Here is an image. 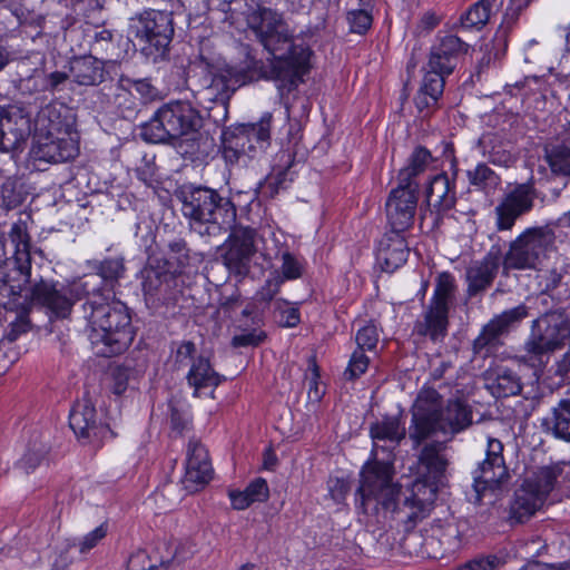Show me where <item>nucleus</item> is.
Segmentation results:
<instances>
[{
  "label": "nucleus",
  "instance_id": "nucleus-55",
  "mask_svg": "<svg viewBox=\"0 0 570 570\" xmlns=\"http://www.w3.org/2000/svg\"><path fill=\"white\" fill-rule=\"evenodd\" d=\"M282 273L286 279H296L302 276L303 265L291 253H283Z\"/></svg>",
  "mask_w": 570,
  "mask_h": 570
},
{
  "label": "nucleus",
  "instance_id": "nucleus-32",
  "mask_svg": "<svg viewBox=\"0 0 570 570\" xmlns=\"http://www.w3.org/2000/svg\"><path fill=\"white\" fill-rule=\"evenodd\" d=\"M224 261L230 271L246 274L249 262V244L247 240L232 235L226 244Z\"/></svg>",
  "mask_w": 570,
  "mask_h": 570
},
{
  "label": "nucleus",
  "instance_id": "nucleus-16",
  "mask_svg": "<svg viewBox=\"0 0 570 570\" xmlns=\"http://www.w3.org/2000/svg\"><path fill=\"white\" fill-rule=\"evenodd\" d=\"M213 476V468L208 452L203 444L190 440L187 445L185 473L181 479L188 492H196L204 488Z\"/></svg>",
  "mask_w": 570,
  "mask_h": 570
},
{
  "label": "nucleus",
  "instance_id": "nucleus-43",
  "mask_svg": "<svg viewBox=\"0 0 570 570\" xmlns=\"http://www.w3.org/2000/svg\"><path fill=\"white\" fill-rule=\"evenodd\" d=\"M274 311L278 315L277 322L283 327H295L301 322L299 309L297 306L289 305L285 301H276Z\"/></svg>",
  "mask_w": 570,
  "mask_h": 570
},
{
  "label": "nucleus",
  "instance_id": "nucleus-30",
  "mask_svg": "<svg viewBox=\"0 0 570 570\" xmlns=\"http://www.w3.org/2000/svg\"><path fill=\"white\" fill-rule=\"evenodd\" d=\"M431 161L432 155L430 150L422 146L416 147L409 158V165L399 173V184L414 187V189L419 190L415 177L425 171Z\"/></svg>",
  "mask_w": 570,
  "mask_h": 570
},
{
  "label": "nucleus",
  "instance_id": "nucleus-23",
  "mask_svg": "<svg viewBox=\"0 0 570 570\" xmlns=\"http://www.w3.org/2000/svg\"><path fill=\"white\" fill-rule=\"evenodd\" d=\"M187 381L190 386L194 387V395L198 396L202 394L213 393V390L219 385L220 376L212 367L208 358L199 356L193 361L190 370L187 374Z\"/></svg>",
  "mask_w": 570,
  "mask_h": 570
},
{
  "label": "nucleus",
  "instance_id": "nucleus-49",
  "mask_svg": "<svg viewBox=\"0 0 570 570\" xmlns=\"http://www.w3.org/2000/svg\"><path fill=\"white\" fill-rule=\"evenodd\" d=\"M500 564L501 559L494 554L480 556L458 567L456 570H497Z\"/></svg>",
  "mask_w": 570,
  "mask_h": 570
},
{
  "label": "nucleus",
  "instance_id": "nucleus-29",
  "mask_svg": "<svg viewBox=\"0 0 570 570\" xmlns=\"http://www.w3.org/2000/svg\"><path fill=\"white\" fill-rule=\"evenodd\" d=\"M245 83V75L233 67H226L216 73L207 88L208 95L216 100H225L237 87Z\"/></svg>",
  "mask_w": 570,
  "mask_h": 570
},
{
  "label": "nucleus",
  "instance_id": "nucleus-21",
  "mask_svg": "<svg viewBox=\"0 0 570 570\" xmlns=\"http://www.w3.org/2000/svg\"><path fill=\"white\" fill-rule=\"evenodd\" d=\"M485 389L497 399L519 395L523 383L520 374L503 364H493L483 373Z\"/></svg>",
  "mask_w": 570,
  "mask_h": 570
},
{
  "label": "nucleus",
  "instance_id": "nucleus-2",
  "mask_svg": "<svg viewBox=\"0 0 570 570\" xmlns=\"http://www.w3.org/2000/svg\"><path fill=\"white\" fill-rule=\"evenodd\" d=\"M258 42L268 53L267 61L252 57V79H273L282 77V68L288 67L294 76L306 72L311 51L303 45H294L286 23L272 11H264L261 24L252 27Z\"/></svg>",
  "mask_w": 570,
  "mask_h": 570
},
{
  "label": "nucleus",
  "instance_id": "nucleus-8",
  "mask_svg": "<svg viewBox=\"0 0 570 570\" xmlns=\"http://www.w3.org/2000/svg\"><path fill=\"white\" fill-rule=\"evenodd\" d=\"M556 239L554 230L548 225L525 228L509 243L508 250L502 255L503 273L537 269L554 250Z\"/></svg>",
  "mask_w": 570,
  "mask_h": 570
},
{
  "label": "nucleus",
  "instance_id": "nucleus-31",
  "mask_svg": "<svg viewBox=\"0 0 570 570\" xmlns=\"http://www.w3.org/2000/svg\"><path fill=\"white\" fill-rule=\"evenodd\" d=\"M566 469H570V465L563 463L543 466L524 481L546 500L554 489L558 478L563 474Z\"/></svg>",
  "mask_w": 570,
  "mask_h": 570
},
{
  "label": "nucleus",
  "instance_id": "nucleus-64",
  "mask_svg": "<svg viewBox=\"0 0 570 570\" xmlns=\"http://www.w3.org/2000/svg\"><path fill=\"white\" fill-rule=\"evenodd\" d=\"M269 497V489L266 480L263 478H257L252 481V502L259 501L264 502Z\"/></svg>",
  "mask_w": 570,
  "mask_h": 570
},
{
  "label": "nucleus",
  "instance_id": "nucleus-37",
  "mask_svg": "<svg viewBox=\"0 0 570 570\" xmlns=\"http://www.w3.org/2000/svg\"><path fill=\"white\" fill-rule=\"evenodd\" d=\"M495 0H479L472 4L461 17V26L464 29H482L490 19Z\"/></svg>",
  "mask_w": 570,
  "mask_h": 570
},
{
  "label": "nucleus",
  "instance_id": "nucleus-41",
  "mask_svg": "<svg viewBox=\"0 0 570 570\" xmlns=\"http://www.w3.org/2000/svg\"><path fill=\"white\" fill-rule=\"evenodd\" d=\"M527 316L528 307L524 304H520L502 312L500 315L492 318V321L507 334L511 327L520 323Z\"/></svg>",
  "mask_w": 570,
  "mask_h": 570
},
{
  "label": "nucleus",
  "instance_id": "nucleus-33",
  "mask_svg": "<svg viewBox=\"0 0 570 570\" xmlns=\"http://www.w3.org/2000/svg\"><path fill=\"white\" fill-rule=\"evenodd\" d=\"M469 185L475 190L492 194L501 184L500 176L485 163H479L466 171Z\"/></svg>",
  "mask_w": 570,
  "mask_h": 570
},
{
  "label": "nucleus",
  "instance_id": "nucleus-26",
  "mask_svg": "<svg viewBox=\"0 0 570 570\" xmlns=\"http://www.w3.org/2000/svg\"><path fill=\"white\" fill-rule=\"evenodd\" d=\"M454 185L445 173L435 175L426 189V202L438 212H446L455 204Z\"/></svg>",
  "mask_w": 570,
  "mask_h": 570
},
{
  "label": "nucleus",
  "instance_id": "nucleus-15",
  "mask_svg": "<svg viewBox=\"0 0 570 570\" xmlns=\"http://www.w3.org/2000/svg\"><path fill=\"white\" fill-rule=\"evenodd\" d=\"M417 191L414 187L401 184L391 190L385 205L391 230L405 232L413 225L417 206Z\"/></svg>",
  "mask_w": 570,
  "mask_h": 570
},
{
  "label": "nucleus",
  "instance_id": "nucleus-13",
  "mask_svg": "<svg viewBox=\"0 0 570 570\" xmlns=\"http://www.w3.org/2000/svg\"><path fill=\"white\" fill-rule=\"evenodd\" d=\"M69 425L78 439L92 444H100L112 434L108 425L97 421L95 406L87 397L79 400L71 409Z\"/></svg>",
  "mask_w": 570,
  "mask_h": 570
},
{
  "label": "nucleus",
  "instance_id": "nucleus-63",
  "mask_svg": "<svg viewBox=\"0 0 570 570\" xmlns=\"http://www.w3.org/2000/svg\"><path fill=\"white\" fill-rule=\"evenodd\" d=\"M488 159L494 165L508 167L512 164L513 156L504 149L492 147L491 150L488 151Z\"/></svg>",
  "mask_w": 570,
  "mask_h": 570
},
{
  "label": "nucleus",
  "instance_id": "nucleus-36",
  "mask_svg": "<svg viewBox=\"0 0 570 570\" xmlns=\"http://www.w3.org/2000/svg\"><path fill=\"white\" fill-rule=\"evenodd\" d=\"M456 284L453 275L449 272H442L435 279V288L429 304L450 311L454 301Z\"/></svg>",
  "mask_w": 570,
  "mask_h": 570
},
{
  "label": "nucleus",
  "instance_id": "nucleus-62",
  "mask_svg": "<svg viewBox=\"0 0 570 570\" xmlns=\"http://www.w3.org/2000/svg\"><path fill=\"white\" fill-rule=\"evenodd\" d=\"M532 0H510V3L505 11V19L509 23H513L518 20L521 12L528 8Z\"/></svg>",
  "mask_w": 570,
  "mask_h": 570
},
{
  "label": "nucleus",
  "instance_id": "nucleus-19",
  "mask_svg": "<svg viewBox=\"0 0 570 570\" xmlns=\"http://www.w3.org/2000/svg\"><path fill=\"white\" fill-rule=\"evenodd\" d=\"M403 233L390 230L380 239L376 248V263L382 271L393 273L406 263L410 248Z\"/></svg>",
  "mask_w": 570,
  "mask_h": 570
},
{
  "label": "nucleus",
  "instance_id": "nucleus-11",
  "mask_svg": "<svg viewBox=\"0 0 570 570\" xmlns=\"http://www.w3.org/2000/svg\"><path fill=\"white\" fill-rule=\"evenodd\" d=\"M537 190L532 181L517 185L494 209L497 229L511 230L519 217L532 210Z\"/></svg>",
  "mask_w": 570,
  "mask_h": 570
},
{
  "label": "nucleus",
  "instance_id": "nucleus-51",
  "mask_svg": "<svg viewBox=\"0 0 570 570\" xmlns=\"http://www.w3.org/2000/svg\"><path fill=\"white\" fill-rule=\"evenodd\" d=\"M283 278L275 276L266 281L265 285L255 295V307L258 308V304L267 305L273 297L278 293Z\"/></svg>",
  "mask_w": 570,
  "mask_h": 570
},
{
  "label": "nucleus",
  "instance_id": "nucleus-57",
  "mask_svg": "<svg viewBox=\"0 0 570 570\" xmlns=\"http://www.w3.org/2000/svg\"><path fill=\"white\" fill-rule=\"evenodd\" d=\"M124 262L120 258H110L101 263L100 274L105 279H117L124 274Z\"/></svg>",
  "mask_w": 570,
  "mask_h": 570
},
{
  "label": "nucleus",
  "instance_id": "nucleus-40",
  "mask_svg": "<svg viewBox=\"0 0 570 570\" xmlns=\"http://www.w3.org/2000/svg\"><path fill=\"white\" fill-rule=\"evenodd\" d=\"M438 541L443 547L440 558L454 554L462 546V538L459 528L455 524H448L442 530Z\"/></svg>",
  "mask_w": 570,
  "mask_h": 570
},
{
  "label": "nucleus",
  "instance_id": "nucleus-42",
  "mask_svg": "<svg viewBox=\"0 0 570 570\" xmlns=\"http://www.w3.org/2000/svg\"><path fill=\"white\" fill-rule=\"evenodd\" d=\"M446 76L449 75L441 73L439 72V70H434L428 67L420 90L426 92L432 97L440 98L444 90V79Z\"/></svg>",
  "mask_w": 570,
  "mask_h": 570
},
{
  "label": "nucleus",
  "instance_id": "nucleus-44",
  "mask_svg": "<svg viewBox=\"0 0 570 570\" xmlns=\"http://www.w3.org/2000/svg\"><path fill=\"white\" fill-rule=\"evenodd\" d=\"M380 338V331L377 326L368 322L364 326L357 330L355 335V341L357 344L356 348H361L363 351H373Z\"/></svg>",
  "mask_w": 570,
  "mask_h": 570
},
{
  "label": "nucleus",
  "instance_id": "nucleus-3",
  "mask_svg": "<svg viewBox=\"0 0 570 570\" xmlns=\"http://www.w3.org/2000/svg\"><path fill=\"white\" fill-rule=\"evenodd\" d=\"M202 117L190 104L173 101L163 105L142 125L140 136L151 144H170L183 154H194L199 139Z\"/></svg>",
  "mask_w": 570,
  "mask_h": 570
},
{
  "label": "nucleus",
  "instance_id": "nucleus-27",
  "mask_svg": "<svg viewBox=\"0 0 570 570\" xmlns=\"http://www.w3.org/2000/svg\"><path fill=\"white\" fill-rule=\"evenodd\" d=\"M524 350L533 366L544 367L549 361L550 354L558 348L551 342V337L544 333L542 327L537 326V320L533 321L531 334L524 344Z\"/></svg>",
  "mask_w": 570,
  "mask_h": 570
},
{
  "label": "nucleus",
  "instance_id": "nucleus-28",
  "mask_svg": "<svg viewBox=\"0 0 570 570\" xmlns=\"http://www.w3.org/2000/svg\"><path fill=\"white\" fill-rule=\"evenodd\" d=\"M419 461L430 479L435 482L440 481L449 464L444 443L432 442L424 445Z\"/></svg>",
  "mask_w": 570,
  "mask_h": 570
},
{
  "label": "nucleus",
  "instance_id": "nucleus-10",
  "mask_svg": "<svg viewBox=\"0 0 570 570\" xmlns=\"http://www.w3.org/2000/svg\"><path fill=\"white\" fill-rule=\"evenodd\" d=\"M174 33L170 16L147 10L130 20L129 35L134 36L147 55L163 53Z\"/></svg>",
  "mask_w": 570,
  "mask_h": 570
},
{
  "label": "nucleus",
  "instance_id": "nucleus-24",
  "mask_svg": "<svg viewBox=\"0 0 570 570\" xmlns=\"http://www.w3.org/2000/svg\"><path fill=\"white\" fill-rule=\"evenodd\" d=\"M537 326L542 327L558 350L570 338V324L562 307L546 312L537 318Z\"/></svg>",
  "mask_w": 570,
  "mask_h": 570
},
{
  "label": "nucleus",
  "instance_id": "nucleus-6",
  "mask_svg": "<svg viewBox=\"0 0 570 570\" xmlns=\"http://www.w3.org/2000/svg\"><path fill=\"white\" fill-rule=\"evenodd\" d=\"M181 210L191 229L199 235L213 236L228 230L236 219L234 206L208 188L198 187L185 193Z\"/></svg>",
  "mask_w": 570,
  "mask_h": 570
},
{
  "label": "nucleus",
  "instance_id": "nucleus-35",
  "mask_svg": "<svg viewBox=\"0 0 570 570\" xmlns=\"http://www.w3.org/2000/svg\"><path fill=\"white\" fill-rule=\"evenodd\" d=\"M544 158L552 174L559 176H570V140H563L544 149Z\"/></svg>",
  "mask_w": 570,
  "mask_h": 570
},
{
  "label": "nucleus",
  "instance_id": "nucleus-39",
  "mask_svg": "<svg viewBox=\"0 0 570 570\" xmlns=\"http://www.w3.org/2000/svg\"><path fill=\"white\" fill-rule=\"evenodd\" d=\"M173 274L164 268L153 266L150 263L142 271V289L146 295H154L163 285L169 283Z\"/></svg>",
  "mask_w": 570,
  "mask_h": 570
},
{
  "label": "nucleus",
  "instance_id": "nucleus-1",
  "mask_svg": "<svg viewBox=\"0 0 570 570\" xmlns=\"http://www.w3.org/2000/svg\"><path fill=\"white\" fill-rule=\"evenodd\" d=\"M393 460L385 458L373 459L367 462L361 472V484L357 489L360 509L365 514H379L380 509L391 518L404 524L407 534L402 539L401 546L409 553H417L412 543L420 540L417 533L411 532L419 521L430 513V504L412 498H405L400 504L396 499L400 487L393 482Z\"/></svg>",
  "mask_w": 570,
  "mask_h": 570
},
{
  "label": "nucleus",
  "instance_id": "nucleus-50",
  "mask_svg": "<svg viewBox=\"0 0 570 570\" xmlns=\"http://www.w3.org/2000/svg\"><path fill=\"white\" fill-rule=\"evenodd\" d=\"M222 154L226 163L229 164L237 161L239 157V144L230 130H225L222 134Z\"/></svg>",
  "mask_w": 570,
  "mask_h": 570
},
{
  "label": "nucleus",
  "instance_id": "nucleus-5",
  "mask_svg": "<svg viewBox=\"0 0 570 570\" xmlns=\"http://www.w3.org/2000/svg\"><path fill=\"white\" fill-rule=\"evenodd\" d=\"M87 334L96 354L112 356L124 352L132 342L135 331L128 307L121 302L97 304L88 302Z\"/></svg>",
  "mask_w": 570,
  "mask_h": 570
},
{
  "label": "nucleus",
  "instance_id": "nucleus-4",
  "mask_svg": "<svg viewBox=\"0 0 570 570\" xmlns=\"http://www.w3.org/2000/svg\"><path fill=\"white\" fill-rule=\"evenodd\" d=\"M412 422L410 438L419 444L436 432L454 435L465 430L472 423V412L460 400H449L444 405L439 392L426 387L416 397Z\"/></svg>",
  "mask_w": 570,
  "mask_h": 570
},
{
  "label": "nucleus",
  "instance_id": "nucleus-38",
  "mask_svg": "<svg viewBox=\"0 0 570 570\" xmlns=\"http://www.w3.org/2000/svg\"><path fill=\"white\" fill-rule=\"evenodd\" d=\"M556 438L570 442V400H561L552 410V417L546 421Z\"/></svg>",
  "mask_w": 570,
  "mask_h": 570
},
{
  "label": "nucleus",
  "instance_id": "nucleus-47",
  "mask_svg": "<svg viewBox=\"0 0 570 570\" xmlns=\"http://www.w3.org/2000/svg\"><path fill=\"white\" fill-rule=\"evenodd\" d=\"M107 532L108 527L106 523H102L95 528L92 531L79 538L73 544L79 548L80 553H87L107 535Z\"/></svg>",
  "mask_w": 570,
  "mask_h": 570
},
{
  "label": "nucleus",
  "instance_id": "nucleus-17",
  "mask_svg": "<svg viewBox=\"0 0 570 570\" xmlns=\"http://www.w3.org/2000/svg\"><path fill=\"white\" fill-rule=\"evenodd\" d=\"M31 132V121L18 107H0V151L19 147Z\"/></svg>",
  "mask_w": 570,
  "mask_h": 570
},
{
  "label": "nucleus",
  "instance_id": "nucleus-34",
  "mask_svg": "<svg viewBox=\"0 0 570 570\" xmlns=\"http://www.w3.org/2000/svg\"><path fill=\"white\" fill-rule=\"evenodd\" d=\"M504 334L500 326L491 320L473 341L474 354L482 355L483 357L489 356L502 344L501 336Z\"/></svg>",
  "mask_w": 570,
  "mask_h": 570
},
{
  "label": "nucleus",
  "instance_id": "nucleus-14",
  "mask_svg": "<svg viewBox=\"0 0 570 570\" xmlns=\"http://www.w3.org/2000/svg\"><path fill=\"white\" fill-rule=\"evenodd\" d=\"M502 253L499 246H492L485 256L472 262L465 269L466 297L473 298L483 295L493 284L500 265Z\"/></svg>",
  "mask_w": 570,
  "mask_h": 570
},
{
  "label": "nucleus",
  "instance_id": "nucleus-48",
  "mask_svg": "<svg viewBox=\"0 0 570 570\" xmlns=\"http://www.w3.org/2000/svg\"><path fill=\"white\" fill-rule=\"evenodd\" d=\"M352 32L364 33L372 24V16L366 8L355 9L347 13Z\"/></svg>",
  "mask_w": 570,
  "mask_h": 570
},
{
  "label": "nucleus",
  "instance_id": "nucleus-59",
  "mask_svg": "<svg viewBox=\"0 0 570 570\" xmlns=\"http://www.w3.org/2000/svg\"><path fill=\"white\" fill-rule=\"evenodd\" d=\"M127 570H157V566L145 551H137L130 556Z\"/></svg>",
  "mask_w": 570,
  "mask_h": 570
},
{
  "label": "nucleus",
  "instance_id": "nucleus-46",
  "mask_svg": "<svg viewBox=\"0 0 570 570\" xmlns=\"http://www.w3.org/2000/svg\"><path fill=\"white\" fill-rule=\"evenodd\" d=\"M229 333L233 347L240 348L249 345V323L246 309L243 312V318L229 327Z\"/></svg>",
  "mask_w": 570,
  "mask_h": 570
},
{
  "label": "nucleus",
  "instance_id": "nucleus-22",
  "mask_svg": "<svg viewBox=\"0 0 570 570\" xmlns=\"http://www.w3.org/2000/svg\"><path fill=\"white\" fill-rule=\"evenodd\" d=\"M449 309L429 304L421 318L416 320L413 334L428 337L432 342H442L448 335Z\"/></svg>",
  "mask_w": 570,
  "mask_h": 570
},
{
  "label": "nucleus",
  "instance_id": "nucleus-54",
  "mask_svg": "<svg viewBox=\"0 0 570 570\" xmlns=\"http://www.w3.org/2000/svg\"><path fill=\"white\" fill-rule=\"evenodd\" d=\"M547 550V543L538 535H533L520 543V552L527 559H534L542 556Z\"/></svg>",
  "mask_w": 570,
  "mask_h": 570
},
{
  "label": "nucleus",
  "instance_id": "nucleus-52",
  "mask_svg": "<svg viewBox=\"0 0 570 570\" xmlns=\"http://www.w3.org/2000/svg\"><path fill=\"white\" fill-rule=\"evenodd\" d=\"M308 368L312 372L311 377H308V399L318 402L324 395V391L320 386V368L314 356L308 360Z\"/></svg>",
  "mask_w": 570,
  "mask_h": 570
},
{
  "label": "nucleus",
  "instance_id": "nucleus-58",
  "mask_svg": "<svg viewBox=\"0 0 570 570\" xmlns=\"http://www.w3.org/2000/svg\"><path fill=\"white\" fill-rule=\"evenodd\" d=\"M45 458L43 449L29 450L19 460V468L24 470V472L29 473L38 466Z\"/></svg>",
  "mask_w": 570,
  "mask_h": 570
},
{
  "label": "nucleus",
  "instance_id": "nucleus-56",
  "mask_svg": "<svg viewBox=\"0 0 570 570\" xmlns=\"http://www.w3.org/2000/svg\"><path fill=\"white\" fill-rule=\"evenodd\" d=\"M170 423L173 431L183 433L188 429L190 423V413L187 406L180 409L171 407Z\"/></svg>",
  "mask_w": 570,
  "mask_h": 570
},
{
  "label": "nucleus",
  "instance_id": "nucleus-45",
  "mask_svg": "<svg viewBox=\"0 0 570 570\" xmlns=\"http://www.w3.org/2000/svg\"><path fill=\"white\" fill-rule=\"evenodd\" d=\"M366 351L355 348L351 355L348 365L344 371V376L347 380H355L364 374L370 364V357L365 354Z\"/></svg>",
  "mask_w": 570,
  "mask_h": 570
},
{
  "label": "nucleus",
  "instance_id": "nucleus-25",
  "mask_svg": "<svg viewBox=\"0 0 570 570\" xmlns=\"http://www.w3.org/2000/svg\"><path fill=\"white\" fill-rule=\"evenodd\" d=\"M544 499L538 494L527 481L514 493V500L510 507V517L519 523L524 522L539 510Z\"/></svg>",
  "mask_w": 570,
  "mask_h": 570
},
{
  "label": "nucleus",
  "instance_id": "nucleus-7",
  "mask_svg": "<svg viewBox=\"0 0 570 570\" xmlns=\"http://www.w3.org/2000/svg\"><path fill=\"white\" fill-rule=\"evenodd\" d=\"M36 141L31 149L33 159L61 163L78 155L77 135L62 127L55 106L40 110L36 119Z\"/></svg>",
  "mask_w": 570,
  "mask_h": 570
},
{
  "label": "nucleus",
  "instance_id": "nucleus-12",
  "mask_svg": "<svg viewBox=\"0 0 570 570\" xmlns=\"http://www.w3.org/2000/svg\"><path fill=\"white\" fill-rule=\"evenodd\" d=\"M370 435L373 441V459L393 460V451L405 439L406 429L400 415H385L371 424Z\"/></svg>",
  "mask_w": 570,
  "mask_h": 570
},
{
  "label": "nucleus",
  "instance_id": "nucleus-53",
  "mask_svg": "<svg viewBox=\"0 0 570 570\" xmlns=\"http://www.w3.org/2000/svg\"><path fill=\"white\" fill-rule=\"evenodd\" d=\"M271 124L272 114L269 112L264 114L258 122L252 124V134L255 135L257 142L262 144L263 148L269 145Z\"/></svg>",
  "mask_w": 570,
  "mask_h": 570
},
{
  "label": "nucleus",
  "instance_id": "nucleus-61",
  "mask_svg": "<svg viewBox=\"0 0 570 570\" xmlns=\"http://www.w3.org/2000/svg\"><path fill=\"white\" fill-rule=\"evenodd\" d=\"M68 79V75L62 71H55L48 76L41 77V87L38 90H57Z\"/></svg>",
  "mask_w": 570,
  "mask_h": 570
},
{
  "label": "nucleus",
  "instance_id": "nucleus-18",
  "mask_svg": "<svg viewBox=\"0 0 570 570\" xmlns=\"http://www.w3.org/2000/svg\"><path fill=\"white\" fill-rule=\"evenodd\" d=\"M469 48L470 46L458 36H444L431 48L428 67L451 75L460 57L465 55Z\"/></svg>",
  "mask_w": 570,
  "mask_h": 570
},
{
  "label": "nucleus",
  "instance_id": "nucleus-9",
  "mask_svg": "<svg viewBox=\"0 0 570 570\" xmlns=\"http://www.w3.org/2000/svg\"><path fill=\"white\" fill-rule=\"evenodd\" d=\"M510 473L503 458V444L494 438L488 439L485 458L473 471L474 503H480L488 492L494 494L509 483Z\"/></svg>",
  "mask_w": 570,
  "mask_h": 570
},
{
  "label": "nucleus",
  "instance_id": "nucleus-60",
  "mask_svg": "<svg viewBox=\"0 0 570 570\" xmlns=\"http://www.w3.org/2000/svg\"><path fill=\"white\" fill-rule=\"evenodd\" d=\"M228 497L235 510H245L249 507V485L244 490L229 489Z\"/></svg>",
  "mask_w": 570,
  "mask_h": 570
},
{
  "label": "nucleus",
  "instance_id": "nucleus-20",
  "mask_svg": "<svg viewBox=\"0 0 570 570\" xmlns=\"http://www.w3.org/2000/svg\"><path fill=\"white\" fill-rule=\"evenodd\" d=\"M535 271L537 289L542 295H549L558 303L570 298V283L568 267L566 264L558 263L550 267L538 266Z\"/></svg>",
  "mask_w": 570,
  "mask_h": 570
}]
</instances>
